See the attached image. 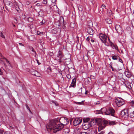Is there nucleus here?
<instances>
[{"instance_id": "nucleus-15", "label": "nucleus", "mask_w": 134, "mask_h": 134, "mask_svg": "<svg viewBox=\"0 0 134 134\" xmlns=\"http://www.w3.org/2000/svg\"><path fill=\"white\" fill-rule=\"evenodd\" d=\"M128 108L127 109H125L122 111L121 112V115H126L128 116Z\"/></svg>"}, {"instance_id": "nucleus-46", "label": "nucleus", "mask_w": 134, "mask_h": 134, "mask_svg": "<svg viewBox=\"0 0 134 134\" xmlns=\"http://www.w3.org/2000/svg\"><path fill=\"white\" fill-rule=\"evenodd\" d=\"M66 77H67V78L69 79H70L71 78V76L69 74L67 75H66Z\"/></svg>"}, {"instance_id": "nucleus-50", "label": "nucleus", "mask_w": 134, "mask_h": 134, "mask_svg": "<svg viewBox=\"0 0 134 134\" xmlns=\"http://www.w3.org/2000/svg\"><path fill=\"white\" fill-rule=\"evenodd\" d=\"M19 45H20V46H24V45L21 43H19Z\"/></svg>"}, {"instance_id": "nucleus-41", "label": "nucleus", "mask_w": 134, "mask_h": 134, "mask_svg": "<svg viewBox=\"0 0 134 134\" xmlns=\"http://www.w3.org/2000/svg\"><path fill=\"white\" fill-rule=\"evenodd\" d=\"M47 0H43V4H46L47 3Z\"/></svg>"}, {"instance_id": "nucleus-9", "label": "nucleus", "mask_w": 134, "mask_h": 134, "mask_svg": "<svg viewBox=\"0 0 134 134\" xmlns=\"http://www.w3.org/2000/svg\"><path fill=\"white\" fill-rule=\"evenodd\" d=\"M103 124L104 125L108 124L109 125H117L118 123L115 121H107L104 120H103Z\"/></svg>"}, {"instance_id": "nucleus-26", "label": "nucleus", "mask_w": 134, "mask_h": 134, "mask_svg": "<svg viewBox=\"0 0 134 134\" xmlns=\"http://www.w3.org/2000/svg\"><path fill=\"white\" fill-rule=\"evenodd\" d=\"M78 9L80 11H82L83 10L82 6L81 5H79L78 7Z\"/></svg>"}, {"instance_id": "nucleus-29", "label": "nucleus", "mask_w": 134, "mask_h": 134, "mask_svg": "<svg viewBox=\"0 0 134 134\" xmlns=\"http://www.w3.org/2000/svg\"><path fill=\"white\" fill-rule=\"evenodd\" d=\"M111 47L113 48L114 49H115L116 50H118V48L117 46H115L114 45H113V46Z\"/></svg>"}, {"instance_id": "nucleus-22", "label": "nucleus", "mask_w": 134, "mask_h": 134, "mask_svg": "<svg viewBox=\"0 0 134 134\" xmlns=\"http://www.w3.org/2000/svg\"><path fill=\"white\" fill-rule=\"evenodd\" d=\"M105 126H99L98 127V131H100L102 130L105 128Z\"/></svg>"}, {"instance_id": "nucleus-58", "label": "nucleus", "mask_w": 134, "mask_h": 134, "mask_svg": "<svg viewBox=\"0 0 134 134\" xmlns=\"http://www.w3.org/2000/svg\"><path fill=\"white\" fill-rule=\"evenodd\" d=\"M56 0H52V3H54L55 2Z\"/></svg>"}, {"instance_id": "nucleus-43", "label": "nucleus", "mask_w": 134, "mask_h": 134, "mask_svg": "<svg viewBox=\"0 0 134 134\" xmlns=\"http://www.w3.org/2000/svg\"><path fill=\"white\" fill-rule=\"evenodd\" d=\"M42 12H40L38 13V15L40 16H41L42 15V13H43Z\"/></svg>"}, {"instance_id": "nucleus-55", "label": "nucleus", "mask_w": 134, "mask_h": 134, "mask_svg": "<svg viewBox=\"0 0 134 134\" xmlns=\"http://www.w3.org/2000/svg\"><path fill=\"white\" fill-rule=\"evenodd\" d=\"M90 40V38H89V37H87L86 39V40L87 41H88Z\"/></svg>"}, {"instance_id": "nucleus-1", "label": "nucleus", "mask_w": 134, "mask_h": 134, "mask_svg": "<svg viewBox=\"0 0 134 134\" xmlns=\"http://www.w3.org/2000/svg\"><path fill=\"white\" fill-rule=\"evenodd\" d=\"M55 119L54 120H51L49 122L51 126H60V123L61 125L65 126L69 123V120L66 118L61 117L59 119Z\"/></svg>"}, {"instance_id": "nucleus-40", "label": "nucleus", "mask_w": 134, "mask_h": 134, "mask_svg": "<svg viewBox=\"0 0 134 134\" xmlns=\"http://www.w3.org/2000/svg\"><path fill=\"white\" fill-rule=\"evenodd\" d=\"M0 36L1 37L3 38H4L5 37L4 36V35L3 34L2 32H1Z\"/></svg>"}, {"instance_id": "nucleus-48", "label": "nucleus", "mask_w": 134, "mask_h": 134, "mask_svg": "<svg viewBox=\"0 0 134 134\" xmlns=\"http://www.w3.org/2000/svg\"><path fill=\"white\" fill-rule=\"evenodd\" d=\"M90 134H96L94 131H92L91 133H90Z\"/></svg>"}, {"instance_id": "nucleus-33", "label": "nucleus", "mask_w": 134, "mask_h": 134, "mask_svg": "<svg viewBox=\"0 0 134 134\" xmlns=\"http://www.w3.org/2000/svg\"><path fill=\"white\" fill-rule=\"evenodd\" d=\"M90 126H82V128L84 130H87L89 128Z\"/></svg>"}, {"instance_id": "nucleus-27", "label": "nucleus", "mask_w": 134, "mask_h": 134, "mask_svg": "<svg viewBox=\"0 0 134 134\" xmlns=\"http://www.w3.org/2000/svg\"><path fill=\"white\" fill-rule=\"evenodd\" d=\"M33 19L31 17H29L28 18V20L29 22H30L31 23L33 22Z\"/></svg>"}, {"instance_id": "nucleus-64", "label": "nucleus", "mask_w": 134, "mask_h": 134, "mask_svg": "<svg viewBox=\"0 0 134 134\" xmlns=\"http://www.w3.org/2000/svg\"><path fill=\"white\" fill-rule=\"evenodd\" d=\"M37 1V0H33V2L35 3Z\"/></svg>"}, {"instance_id": "nucleus-47", "label": "nucleus", "mask_w": 134, "mask_h": 134, "mask_svg": "<svg viewBox=\"0 0 134 134\" xmlns=\"http://www.w3.org/2000/svg\"><path fill=\"white\" fill-rule=\"evenodd\" d=\"M5 134H11L8 131H6L5 132Z\"/></svg>"}, {"instance_id": "nucleus-21", "label": "nucleus", "mask_w": 134, "mask_h": 134, "mask_svg": "<svg viewBox=\"0 0 134 134\" xmlns=\"http://www.w3.org/2000/svg\"><path fill=\"white\" fill-rule=\"evenodd\" d=\"M102 109V108H101V110H96L95 111V113L96 114H103L102 112L101 111V110Z\"/></svg>"}, {"instance_id": "nucleus-60", "label": "nucleus", "mask_w": 134, "mask_h": 134, "mask_svg": "<svg viewBox=\"0 0 134 134\" xmlns=\"http://www.w3.org/2000/svg\"><path fill=\"white\" fill-rule=\"evenodd\" d=\"M114 45V44L113 43H112L111 42V47H112V46H113V45Z\"/></svg>"}, {"instance_id": "nucleus-54", "label": "nucleus", "mask_w": 134, "mask_h": 134, "mask_svg": "<svg viewBox=\"0 0 134 134\" xmlns=\"http://www.w3.org/2000/svg\"><path fill=\"white\" fill-rule=\"evenodd\" d=\"M3 74V72H2L1 69H0V75H2Z\"/></svg>"}, {"instance_id": "nucleus-18", "label": "nucleus", "mask_w": 134, "mask_h": 134, "mask_svg": "<svg viewBox=\"0 0 134 134\" xmlns=\"http://www.w3.org/2000/svg\"><path fill=\"white\" fill-rule=\"evenodd\" d=\"M102 38L103 39H100L102 41L103 43L105 42L107 38L106 35H104V37H102Z\"/></svg>"}, {"instance_id": "nucleus-62", "label": "nucleus", "mask_w": 134, "mask_h": 134, "mask_svg": "<svg viewBox=\"0 0 134 134\" xmlns=\"http://www.w3.org/2000/svg\"><path fill=\"white\" fill-rule=\"evenodd\" d=\"M91 41L92 42H94V40H93L92 39L91 40Z\"/></svg>"}, {"instance_id": "nucleus-35", "label": "nucleus", "mask_w": 134, "mask_h": 134, "mask_svg": "<svg viewBox=\"0 0 134 134\" xmlns=\"http://www.w3.org/2000/svg\"><path fill=\"white\" fill-rule=\"evenodd\" d=\"M31 37H32V38H34L35 37L34 36V35H31L30 36H29L28 37V38H29V40H31V41H32L33 40V39H31Z\"/></svg>"}, {"instance_id": "nucleus-13", "label": "nucleus", "mask_w": 134, "mask_h": 134, "mask_svg": "<svg viewBox=\"0 0 134 134\" xmlns=\"http://www.w3.org/2000/svg\"><path fill=\"white\" fill-rule=\"evenodd\" d=\"M76 78H74L72 80L71 83L70 85V86L72 87H75L76 86Z\"/></svg>"}, {"instance_id": "nucleus-11", "label": "nucleus", "mask_w": 134, "mask_h": 134, "mask_svg": "<svg viewBox=\"0 0 134 134\" xmlns=\"http://www.w3.org/2000/svg\"><path fill=\"white\" fill-rule=\"evenodd\" d=\"M115 29L117 32L119 34L122 31L121 27L119 25H116L115 26Z\"/></svg>"}, {"instance_id": "nucleus-8", "label": "nucleus", "mask_w": 134, "mask_h": 134, "mask_svg": "<svg viewBox=\"0 0 134 134\" xmlns=\"http://www.w3.org/2000/svg\"><path fill=\"white\" fill-rule=\"evenodd\" d=\"M115 110L112 108H110L106 110V111L104 112L105 115L113 116L114 115Z\"/></svg>"}, {"instance_id": "nucleus-30", "label": "nucleus", "mask_w": 134, "mask_h": 134, "mask_svg": "<svg viewBox=\"0 0 134 134\" xmlns=\"http://www.w3.org/2000/svg\"><path fill=\"white\" fill-rule=\"evenodd\" d=\"M46 23V21L45 20L43 19L42 21L40 23V25H42L43 24H45Z\"/></svg>"}, {"instance_id": "nucleus-2", "label": "nucleus", "mask_w": 134, "mask_h": 134, "mask_svg": "<svg viewBox=\"0 0 134 134\" xmlns=\"http://www.w3.org/2000/svg\"><path fill=\"white\" fill-rule=\"evenodd\" d=\"M103 124V120L100 118H96L92 119V126L97 125L101 126Z\"/></svg>"}, {"instance_id": "nucleus-32", "label": "nucleus", "mask_w": 134, "mask_h": 134, "mask_svg": "<svg viewBox=\"0 0 134 134\" xmlns=\"http://www.w3.org/2000/svg\"><path fill=\"white\" fill-rule=\"evenodd\" d=\"M26 108H27V109L30 112L31 114H32V113L31 111L30 108L27 105H26Z\"/></svg>"}, {"instance_id": "nucleus-4", "label": "nucleus", "mask_w": 134, "mask_h": 134, "mask_svg": "<svg viewBox=\"0 0 134 134\" xmlns=\"http://www.w3.org/2000/svg\"><path fill=\"white\" fill-rule=\"evenodd\" d=\"M83 123L82 126H84L86 125L92 126V119L91 120L89 118H83Z\"/></svg>"}, {"instance_id": "nucleus-16", "label": "nucleus", "mask_w": 134, "mask_h": 134, "mask_svg": "<svg viewBox=\"0 0 134 134\" xmlns=\"http://www.w3.org/2000/svg\"><path fill=\"white\" fill-rule=\"evenodd\" d=\"M124 74L128 78H130L131 77V74L130 72L128 71H125L124 72Z\"/></svg>"}, {"instance_id": "nucleus-38", "label": "nucleus", "mask_w": 134, "mask_h": 134, "mask_svg": "<svg viewBox=\"0 0 134 134\" xmlns=\"http://www.w3.org/2000/svg\"><path fill=\"white\" fill-rule=\"evenodd\" d=\"M15 9L18 12L20 13V11L19 7H16V8H15Z\"/></svg>"}, {"instance_id": "nucleus-23", "label": "nucleus", "mask_w": 134, "mask_h": 134, "mask_svg": "<svg viewBox=\"0 0 134 134\" xmlns=\"http://www.w3.org/2000/svg\"><path fill=\"white\" fill-rule=\"evenodd\" d=\"M119 56L118 55H114L112 57V59L113 60H117Z\"/></svg>"}, {"instance_id": "nucleus-19", "label": "nucleus", "mask_w": 134, "mask_h": 134, "mask_svg": "<svg viewBox=\"0 0 134 134\" xmlns=\"http://www.w3.org/2000/svg\"><path fill=\"white\" fill-rule=\"evenodd\" d=\"M28 47V48L32 52H35V54H36V53L35 51V50L32 47L30 46H29Z\"/></svg>"}, {"instance_id": "nucleus-45", "label": "nucleus", "mask_w": 134, "mask_h": 134, "mask_svg": "<svg viewBox=\"0 0 134 134\" xmlns=\"http://www.w3.org/2000/svg\"><path fill=\"white\" fill-rule=\"evenodd\" d=\"M4 58V59H5V60L6 61V62L7 63H8L9 64H10V63H9V61H8V60H7V59H6V58Z\"/></svg>"}, {"instance_id": "nucleus-53", "label": "nucleus", "mask_w": 134, "mask_h": 134, "mask_svg": "<svg viewBox=\"0 0 134 134\" xmlns=\"http://www.w3.org/2000/svg\"><path fill=\"white\" fill-rule=\"evenodd\" d=\"M80 134H86V132H81Z\"/></svg>"}, {"instance_id": "nucleus-37", "label": "nucleus", "mask_w": 134, "mask_h": 134, "mask_svg": "<svg viewBox=\"0 0 134 134\" xmlns=\"http://www.w3.org/2000/svg\"><path fill=\"white\" fill-rule=\"evenodd\" d=\"M105 5H104V4H102V7H101V8H102V10L103 11L105 9H106V8H105Z\"/></svg>"}, {"instance_id": "nucleus-63", "label": "nucleus", "mask_w": 134, "mask_h": 134, "mask_svg": "<svg viewBox=\"0 0 134 134\" xmlns=\"http://www.w3.org/2000/svg\"><path fill=\"white\" fill-rule=\"evenodd\" d=\"M83 101H82L81 102H78V103H79V104H81V103H82V102H83Z\"/></svg>"}, {"instance_id": "nucleus-42", "label": "nucleus", "mask_w": 134, "mask_h": 134, "mask_svg": "<svg viewBox=\"0 0 134 134\" xmlns=\"http://www.w3.org/2000/svg\"><path fill=\"white\" fill-rule=\"evenodd\" d=\"M118 59L119 62H120L121 63H123V61L121 59V58H120L119 57V58H118Z\"/></svg>"}, {"instance_id": "nucleus-61", "label": "nucleus", "mask_w": 134, "mask_h": 134, "mask_svg": "<svg viewBox=\"0 0 134 134\" xmlns=\"http://www.w3.org/2000/svg\"><path fill=\"white\" fill-rule=\"evenodd\" d=\"M63 29H65L66 28V27L64 25L63 26Z\"/></svg>"}, {"instance_id": "nucleus-56", "label": "nucleus", "mask_w": 134, "mask_h": 134, "mask_svg": "<svg viewBox=\"0 0 134 134\" xmlns=\"http://www.w3.org/2000/svg\"><path fill=\"white\" fill-rule=\"evenodd\" d=\"M84 89H85V94H87V93H88V91H87V90L86 91L85 89V88H84Z\"/></svg>"}, {"instance_id": "nucleus-34", "label": "nucleus", "mask_w": 134, "mask_h": 134, "mask_svg": "<svg viewBox=\"0 0 134 134\" xmlns=\"http://www.w3.org/2000/svg\"><path fill=\"white\" fill-rule=\"evenodd\" d=\"M52 32L53 33L55 34L57 32V29H54L52 30Z\"/></svg>"}, {"instance_id": "nucleus-10", "label": "nucleus", "mask_w": 134, "mask_h": 134, "mask_svg": "<svg viewBox=\"0 0 134 134\" xmlns=\"http://www.w3.org/2000/svg\"><path fill=\"white\" fill-rule=\"evenodd\" d=\"M82 121V120L80 118L75 119L73 123L74 126H76L79 125Z\"/></svg>"}, {"instance_id": "nucleus-20", "label": "nucleus", "mask_w": 134, "mask_h": 134, "mask_svg": "<svg viewBox=\"0 0 134 134\" xmlns=\"http://www.w3.org/2000/svg\"><path fill=\"white\" fill-rule=\"evenodd\" d=\"M74 131L76 134H79L80 133V130L79 128L76 129L74 130Z\"/></svg>"}, {"instance_id": "nucleus-14", "label": "nucleus", "mask_w": 134, "mask_h": 134, "mask_svg": "<svg viewBox=\"0 0 134 134\" xmlns=\"http://www.w3.org/2000/svg\"><path fill=\"white\" fill-rule=\"evenodd\" d=\"M31 74L32 75H34L35 76L38 77L39 76V74L38 72L36 71L33 70L32 71H31Z\"/></svg>"}, {"instance_id": "nucleus-49", "label": "nucleus", "mask_w": 134, "mask_h": 134, "mask_svg": "<svg viewBox=\"0 0 134 134\" xmlns=\"http://www.w3.org/2000/svg\"><path fill=\"white\" fill-rule=\"evenodd\" d=\"M36 60L37 62V63L38 65H40L41 64V63L39 62L38 61V60L37 59H36Z\"/></svg>"}, {"instance_id": "nucleus-39", "label": "nucleus", "mask_w": 134, "mask_h": 134, "mask_svg": "<svg viewBox=\"0 0 134 134\" xmlns=\"http://www.w3.org/2000/svg\"><path fill=\"white\" fill-rule=\"evenodd\" d=\"M130 104L131 105H132L131 107H133V106H134V101L133 100L130 102Z\"/></svg>"}, {"instance_id": "nucleus-12", "label": "nucleus", "mask_w": 134, "mask_h": 134, "mask_svg": "<svg viewBox=\"0 0 134 134\" xmlns=\"http://www.w3.org/2000/svg\"><path fill=\"white\" fill-rule=\"evenodd\" d=\"M87 33L91 36H90V37H92V35L94 32L93 29L90 27H88L87 28Z\"/></svg>"}, {"instance_id": "nucleus-36", "label": "nucleus", "mask_w": 134, "mask_h": 134, "mask_svg": "<svg viewBox=\"0 0 134 134\" xmlns=\"http://www.w3.org/2000/svg\"><path fill=\"white\" fill-rule=\"evenodd\" d=\"M28 26L29 27L30 29H32L33 27V25L32 24H29L28 25Z\"/></svg>"}, {"instance_id": "nucleus-6", "label": "nucleus", "mask_w": 134, "mask_h": 134, "mask_svg": "<svg viewBox=\"0 0 134 134\" xmlns=\"http://www.w3.org/2000/svg\"><path fill=\"white\" fill-rule=\"evenodd\" d=\"M117 105L120 107L124 104L125 102L124 100L121 98H118L115 99V101Z\"/></svg>"}, {"instance_id": "nucleus-51", "label": "nucleus", "mask_w": 134, "mask_h": 134, "mask_svg": "<svg viewBox=\"0 0 134 134\" xmlns=\"http://www.w3.org/2000/svg\"><path fill=\"white\" fill-rule=\"evenodd\" d=\"M107 20H109V23H109V24H111V21L109 19H108Z\"/></svg>"}, {"instance_id": "nucleus-44", "label": "nucleus", "mask_w": 134, "mask_h": 134, "mask_svg": "<svg viewBox=\"0 0 134 134\" xmlns=\"http://www.w3.org/2000/svg\"><path fill=\"white\" fill-rule=\"evenodd\" d=\"M42 5V4L39 3H37V4H36V6H41Z\"/></svg>"}, {"instance_id": "nucleus-59", "label": "nucleus", "mask_w": 134, "mask_h": 134, "mask_svg": "<svg viewBox=\"0 0 134 134\" xmlns=\"http://www.w3.org/2000/svg\"><path fill=\"white\" fill-rule=\"evenodd\" d=\"M3 131V130H0V134H2Z\"/></svg>"}, {"instance_id": "nucleus-52", "label": "nucleus", "mask_w": 134, "mask_h": 134, "mask_svg": "<svg viewBox=\"0 0 134 134\" xmlns=\"http://www.w3.org/2000/svg\"><path fill=\"white\" fill-rule=\"evenodd\" d=\"M104 133V131H102L100 133H99L98 134H103Z\"/></svg>"}, {"instance_id": "nucleus-5", "label": "nucleus", "mask_w": 134, "mask_h": 134, "mask_svg": "<svg viewBox=\"0 0 134 134\" xmlns=\"http://www.w3.org/2000/svg\"><path fill=\"white\" fill-rule=\"evenodd\" d=\"M64 56L62 54V52L59 51L57 56V58L60 63L65 62V60L64 58Z\"/></svg>"}, {"instance_id": "nucleus-25", "label": "nucleus", "mask_w": 134, "mask_h": 134, "mask_svg": "<svg viewBox=\"0 0 134 134\" xmlns=\"http://www.w3.org/2000/svg\"><path fill=\"white\" fill-rule=\"evenodd\" d=\"M109 67H110L112 69V71H115L116 70L115 69H114L112 66V64L111 63H110V64H109Z\"/></svg>"}, {"instance_id": "nucleus-57", "label": "nucleus", "mask_w": 134, "mask_h": 134, "mask_svg": "<svg viewBox=\"0 0 134 134\" xmlns=\"http://www.w3.org/2000/svg\"><path fill=\"white\" fill-rule=\"evenodd\" d=\"M37 33L38 35H39L40 34V32L38 31H37Z\"/></svg>"}, {"instance_id": "nucleus-17", "label": "nucleus", "mask_w": 134, "mask_h": 134, "mask_svg": "<svg viewBox=\"0 0 134 134\" xmlns=\"http://www.w3.org/2000/svg\"><path fill=\"white\" fill-rule=\"evenodd\" d=\"M7 4L9 6L13 8V3L10 1H7Z\"/></svg>"}, {"instance_id": "nucleus-31", "label": "nucleus", "mask_w": 134, "mask_h": 134, "mask_svg": "<svg viewBox=\"0 0 134 134\" xmlns=\"http://www.w3.org/2000/svg\"><path fill=\"white\" fill-rule=\"evenodd\" d=\"M51 102L53 104H54L56 106L58 105V103L57 102L55 101L52 100Z\"/></svg>"}, {"instance_id": "nucleus-28", "label": "nucleus", "mask_w": 134, "mask_h": 134, "mask_svg": "<svg viewBox=\"0 0 134 134\" xmlns=\"http://www.w3.org/2000/svg\"><path fill=\"white\" fill-rule=\"evenodd\" d=\"M105 35L101 33L99 34V36L100 39H103L102 38V37H104Z\"/></svg>"}, {"instance_id": "nucleus-24", "label": "nucleus", "mask_w": 134, "mask_h": 134, "mask_svg": "<svg viewBox=\"0 0 134 134\" xmlns=\"http://www.w3.org/2000/svg\"><path fill=\"white\" fill-rule=\"evenodd\" d=\"M14 7L15 8H16V7H19L17 3L15 2L13 3V7Z\"/></svg>"}, {"instance_id": "nucleus-7", "label": "nucleus", "mask_w": 134, "mask_h": 134, "mask_svg": "<svg viewBox=\"0 0 134 134\" xmlns=\"http://www.w3.org/2000/svg\"><path fill=\"white\" fill-rule=\"evenodd\" d=\"M128 116L131 118L134 117V107H130L128 108Z\"/></svg>"}, {"instance_id": "nucleus-3", "label": "nucleus", "mask_w": 134, "mask_h": 134, "mask_svg": "<svg viewBox=\"0 0 134 134\" xmlns=\"http://www.w3.org/2000/svg\"><path fill=\"white\" fill-rule=\"evenodd\" d=\"M51 126H46L48 131L52 130L54 133H55L59 130H61L63 128L64 126H54L53 129H51Z\"/></svg>"}]
</instances>
